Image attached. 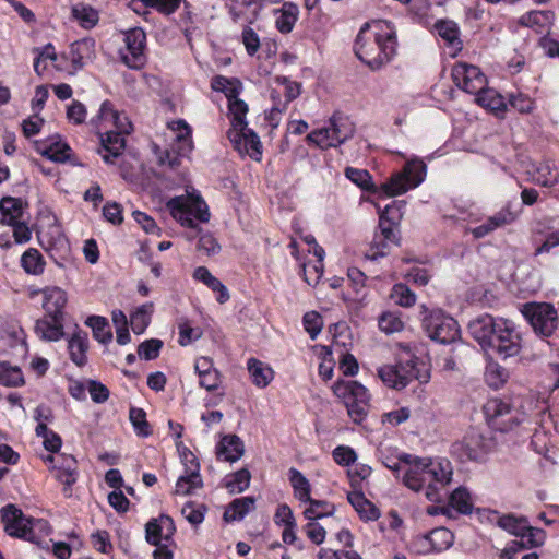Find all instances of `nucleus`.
I'll return each instance as SVG.
<instances>
[{"mask_svg": "<svg viewBox=\"0 0 559 559\" xmlns=\"http://www.w3.org/2000/svg\"><path fill=\"white\" fill-rule=\"evenodd\" d=\"M452 468L447 459L423 457L413 467H408L404 475V484L414 491H420L426 484L445 486L451 481Z\"/></svg>", "mask_w": 559, "mask_h": 559, "instance_id": "f257e3e1", "label": "nucleus"}, {"mask_svg": "<svg viewBox=\"0 0 559 559\" xmlns=\"http://www.w3.org/2000/svg\"><path fill=\"white\" fill-rule=\"evenodd\" d=\"M381 381L391 389L402 390L413 380L419 384L428 383L430 371L426 364L417 357H411L406 361H399L396 365H385L378 369Z\"/></svg>", "mask_w": 559, "mask_h": 559, "instance_id": "f03ea898", "label": "nucleus"}, {"mask_svg": "<svg viewBox=\"0 0 559 559\" xmlns=\"http://www.w3.org/2000/svg\"><path fill=\"white\" fill-rule=\"evenodd\" d=\"M355 131V123L350 118L341 111H335L329 119V127L311 131L306 140L321 150H328L337 147L352 139Z\"/></svg>", "mask_w": 559, "mask_h": 559, "instance_id": "7ed1b4c3", "label": "nucleus"}, {"mask_svg": "<svg viewBox=\"0 0 559 559\" xmlns=\"http://www.w3.org/2000/svg\"><path fill=\"white\" fill-rule=\"evenodd\" d=\"M419 318L427 336L437 343L451 344L460 336L457 322L439 308L421 305Z\"/></svg>", "mask_w": 559, "mask_h": 559, "instance_id": "20e7f679", "label": "nucleus"}, {"mask_svg": "<svg viewBox=\"0 0 559 559\" xmlns=\"http://www.w3.org/2000/svg\"><path fill=\"white\" fill-rule=\"evenodd\" d=\"M396 37H356L355 55L371 69L389 62L395 53Z\"/></svg>", "mask_w": 559, "mask_h": 559, "instance_id": "39448f33", "label": "nucleus"}, {"mask_svg": "<svg viewBox=\"0 0 559 559\" xmlns=\"http://www.w3.org/2000/svg\"><path fill=\"white\" fill-rule=\"evenodd\" d=\"M427 166L420 159L407 162L402 171L393 175L382 185V190L389 197L401 195L417 188L426 178Z\"/></svg>", "mask_w": 559, "mask_h": 559, "instance_id": "423d86ee", "label": "nucleus"}, {"mask_svg": "<svg viewBox=\"0 0 559 559\" xmlns=\"http://www.w3.org/2000/svg\"><path fill=\"white\" fill-rule=\"evenodd\" d=\"M522 314L534 332L543 337L550 336L557 329V310L551 304L527 302L523 305Z\"/></svg>", "mask_w": 559, "mask_h": 559, "instance_id": "0eeeda50", "label": "nucleus"}, {"mask_svg": "<svg viewBox=\"0 0 559 559\" xmlns=\"http://www.w3.org/2000/svg\"><path fill=\"white\" fill-rule=\"evenodd\" d=\"M166 205L171 216L182 226L189 228H197L194 219L201 223H206L210 219L209 207L203 200L190 203L183 197H175Z\"/></svg>", "mask_w": 559, "mask_h": 559, "instance_id": "6e6552de", "label": "nucleus"}, {"mask_svg": "<svg viewBox=\"0 0 559 559\" xmlns=\"http://www.w3.org/2000/svg\"><path fill=\"white\" fill-rule=\"evenodd\" d=\"M522 348L521 333L515 325L508 320L498 322V330L488 348L502 359L516 356Z\"/></svg>", "mask_w": 559, "mask_h": 559, "instance_id": "1a4fd4ad", "label": "nucleus"}, {"mask_svg": "<svg viewBox=\"0 0 559 559\" xmlns=\"http://www.w3.org/2000/svg\"><path fill=\"white\" fill-rule=\"evenodd\" d=\"M1 520L4 532L13 537L31 540L33 537V519L24 515L23 511L14 504H7L1 509Z\"/></svg>", "mask_w": 559, "mask_h": 559, "instance_id": "9d476101", "label": "nucleus"}, {"mask_svg": "<svg viewBox=\"0 0 559 559\" xmlns=\"http://www.w3.org/2000/svg\"><path fill=\"white\" fill-rule=\"evenodd\" d=\"M185 474L180 475L176 481L175 493L189 496L197 489L203 487V480L200 475V464L192 452L183 455Z\"/></svg>", "mask_w": 559, "mask_h": 559, "instance_id": "9b49d317", "label": "nucleus"}, {"mask_svg": "<svg viewBox=\"0 0 559 559\" xmlns=\"http://www.w3.org/2000/svg\"><path fill=\"white\" fill-rule=\"evenodd\" d=\"M455 84L469 94H476L486 86V76L476 66L457 63L452 70Z\"/></svg>", "mask_w": 559, "mask_h": 559, "instance_id": "f8f14e48", "label": "nucleus"}, {"mask_svg": "<svg viewBox=\"0 0 559 559\" xmlns=\"http://www.w3.org/2000/svg\"><path fill=\"white\" fill-rule=\"evenodd\" d=\"M124 46L119 48L120 61L129 69L140 70L146 63V37H124Z\"/></svg>", "mask_w": 559, "mask_h": 559, "instance_id": "ddd939ff", "label": "nucleus"}, {"mask_svg": "<svg viewBox=\"0 0 559 559\" xmlns=\"http://www.w3.org/2000/svg\"><path fill=\"white\" fill-rule=\"evenodd\" d=\"M499 321H504V319H496L492 316L484 314L468 324L469 334L485 350H488L495 337Z\"/></svg>", "mask_w": 559, "mask_h": 559, "instance_id": "4468645a", "label": "nucleus"}, {"mask_svg": "<svg viewBox=\"0 0 559 559\" xmlns=\"http://www.w3.org/2000/svg\"><path fill=\"white\" fill-rule=\"evenodd\" d=\"M55 477L64 485L66 496L71 495V487L78 478V462L72 455L61 454L57 456V464L53 465Z\"/></svg>", "mask_w": 559, "mask_h": 559, "instance_id": "2eb2a0df", "label": "nucleus"}, {"mask_svg": "<svg viewBox=\"0 0 559 559\" xmlns=\"http://www.w3.org/2000/svg\"><path fill=\"white\" fill-rule=\"evenodd\" d=\"M124 133L116 131H107L100 135V148L98 153L102 155L103 160L106 164H115V159L118 158L124 151L126 139Z\"/></svg>", "mask_w": 559, "mask_h": 559, "instance_id": "dca6fc26", "label": "nucleus"}, {"mask_svg": "<svg viewBox=\"0 0 559 559\" xmlns=\"http://www.w3.org/2000/svg\"><path fill=\"white\" fill-rule=\"evenodd\" d=\"M36 151L49 160L64 163L70 158L71 147L57 134L45 142L36 143Z\"/></svg>", "mask_w": 559, "mask_h": 559, "instance_id": "f3484780", "label": "nucleus"}, {"mask_svg": "<svg viewBox=\"0 0 559 559\" xmlns=\"http://www.w3.org/2000/svg\"><path fill=\"white\" fill-rule=\"evenodd\" d=\"M334 394L342 399L343 402L356 401L364 404L370 402V394L366 386L354 380H338L333 385Z\"/></svg>", "mask_w": 559, "mask_h": 559, "instance_id": "a211bd4d", "label": "nucleus"}, {"mask_svg": "<svg viewBox=\"0 0 559 559\" xmlns=\"http://www.w3.org/2000/svg\"><path fill=\"white\" fill-rule=\"evenodd\" d=\"M95 40L93 37H81L71 43L69 49V60L75 70L82 69L86 61L94 55Z\"/></svg>", "mask_w": 559, "mask_h": 559, "instance_id": "6ab92c4d", "label": "nucleus"}, {"mask_svg": "<svg viewBox=\"0 0 559 559\" xmlns=\"http://www.w3.org/2000/svg\"><path fill=\"white\" fill-rule=\"evenodd\" d=\"M546 539L545 531H533L528 536L510 542L501 552L502 559H513L514 556L524 549L536 548L544 545Z\"/></svg>", "mask_w": 559, "mask_h": 559, "instance_id": "aec40b11", "label": "nucleus"}, {"mask_svg": "<svg viewBox=\"0 0 559 559\" xmlns=\"http://www.w3.org/2000/svg\"><path fill=\"white\" fill-rule=\"evenodd\" d=\"M554 13L551 11H531L522 15L519 23L537 35H550Z\"/></svg>", "mask_w": 559, "mask_h": 559, "instance_id": "412c9836", "label": "nucleus"}, {"mask_svg": "<svg viewBox=\"0 0 559 559\" xmlns=\"http://www.w3.org/2000/svg\"><path fill=\"white\" fill-rule=\"evenodd\" d=\"M64 318H49L47 314L35 322L36 335L48 342H57L64 336Z\"/></svg>", "mask_w": 559, "mask_h": 559, "instance_id": "4be33fe9", "label": "nucleus"}, {"mask_svg": "<svg viewBox=\"0 0 559 559\" xmlns=\"http://www.w3.org/2000/svg\"><path fill=\"white\" fill-rule=\"evenodd\" d=\"M555 164L550 160L543 162L538 165L533 164L532 170H527L532 175V180L543 187L554 188V192L559 197V173H554Z\"/></svg>", "mask_w": 559, "mask_h": 559, "instance_id": "5701e85b", "label": "nucleus"}, {"mask_svg": "<svg viewBox=\"0 0 559 559\" xmlns=\"http://www.w3.org/2000/svg\"><path fill=\"white\" fill-rule=\"evenodd\" d=\"M88 335L85 331H75L68 340V352L71 361L78 367L87 364Z\"/></svg>", "mask_w": 559, "mask_h": 559, "instance_id": "b1692460", "label": "nucleus"}, {"mask_svg": "<svg viewBox=\"0 0 559 559\" xmlns=\"http://www.w3.org/2000/svg\"><path fill=\"white\" fill-rule=\"evenodd\" d=\"M67 294L59 287H49L44 292L43 307L49 318H64L63 308L67 304Z\"/></svg>", "mask_w": 559, "mask_h": 559, "instance_id": "393cba45", "label": "nucleus"}, {"mask_svg": "<svg viewBox=\"0 0 559 559\" xmlns=\"http://www.w3.org/2000/svg\"><path fill=\"white\" fill-rule=\"evenodd\" d=\"M243 452V442L236 435L224 436L216 447L217 457L231 463L238 461Z\"/></svg>", "mask_w": 559, "mask_h": 559, "instance_id": "a878e982", "label": "nucleus"}, {"mask_svg": "<svg viewBox=\"0 0 559 559\" xmlns=\"http://www.w3.org/2000/svg\"><path fill=\"white\" fill-rule=\"evenodd\" d=\"M497 525L519 538L528 536L533 531H543L542 528L531 526L526 518L515 516L514 514L500 515L497 520Z\"/></svg>", "mask_w": 559, "mask_h": 559, "instance_id": "bb28decb", "label": "nucleus"}, {"mask_svg": "<svg viewBox=\"0 0 559 559\" xmlns=\"http://www.w3.org/2000/svg\"><path fill=\"white\" fill-rule=\"evenodd\" d=\"M475 95L478 105L492 111L497 117H503L508 108V103L499 92L484 86L483 90Z\"/></svg>", "mask_w": 559, "mask_h": 559, "instance_id": "cd10ccee", "label": "nucleus"}, {"mask_svg": "<svg viewBox=\"0 0 559 559\" xmlns=\"http://www.w3.org/2000/svg\"><path fill=\"white\" fill-rule=\"evenodd\" d=\"M193 278L206 285L214 293H217L216 300L219 304H225L229 300L230 295L227 287L205 266H198L193 271Z\"/></svg>", "mask_w": 559, "mask_h": 559, "instance_id": "c85d7f7f", "label": "nucleus"}, {"mask_svg": "<svg viewBox=\"0 0 559 559\" xmlns=\"http://www.w3.org/2000/svg\"><path fill=\"white\" fill-rule=\"evenodd\" d=\"M347 500L357 511L361 520L376 521L380 518V510L369 501L362 492H349L347 495Z\"/></svg>", "mask_w": 559, "mask_h": 559, "instance_id": "c756f323", "label": "nucleus"}, {"mask_svg": "<svg viewBox=\"0 0 559 559\" xmlns=\"http://www.w3.org/2000/svg\"><path fill=\"white\" fill-rule=\"evenodd\" d=\"M255 499L247 496L234 499L226 508L223 519L225 522L241 521L254 509Z\"/></svg>", "mask_w": 559, "mask_h": 559, "instance_id": "7c9ffc66", "label": "nucleus"}, {"mask_svg": "<svg viewBox=\"0 0 559 559\" xmlns=\"http://www.w3.org/2000/svg\"><path fill=\"white\" fill-rule=\"evenodd\" d=\"M0 223L3 225H12L21 222L23 216V202L19 198L4 197L0 200Z\"/></svg>", "mask_w": 559, "mask_h": 559, "instance_id": "2f4dec72", "label": "nucleus"}, {"mask_svg": "<svg viewBox=\"0 0 559 559\" xmlns=\"http://www.w3.org/2000/svg\"><path fill=\"white\" fill-rule=\"evenodd\" d=\"M488 449V444L480 435L471 433L464 439L463 452L469 461H484Z\"/></svg>", "mask_w": 559, "mask_h": 559, "instance_id": "473e14b6", "label": "nucleus"}, {"mask_svg": "<svg viewBox=\"0 0 559 559\" xmlns=\"http://www.w3.org/2000/svg\"><path fill=\"white\" fill-rule=\"evenodd\" d=\"M228 138L231 142H235L236 145L243 140L247 150H252L257 155L262 154L260 138L252 129L248 128V124L243 126V128H239L237 131L229 130Z\"/></svg>", "mask_w": 559, "mask_h": 559, "instance_id": "72a5a7b5", "label": "nucleus"}, {"mask_svg": "<svg viewBox=\"0 0 559 559\" xmlns=\"http://www.w3.org/2000/svg\"><path fill=\"white\" fill-rule=\"evenodd\" d=\"M168 128L175 132L176 143L180 144L179 153L189 154L192 148V130L183 119L173 120L168 123Z\"/></svg>", "mask_w": 559, "mask_h": 559, "instance_id": "f704fd0d", "label": "nucleus"}, {"mask_svg": "<svg viewBox=\"0 0 559 559\" xmlns=\"http://www.w3.org/2000/svg\"><path fill=\"white\" fill-rule=\"evenodd\" d=\"M248 371L252 379V382L259 388H265L274 377L272 368L266 366L264 362L250 358L247 362Z\"/></svg>", "mask_w": 559, "mask_h": 559, "instance_id": "c9c22d12", "label": "nucleus"}, {"mask_svg": "<svg viewBox=\"0 0 559 559\" xmlns=\"http://www.w3.org/2000/svg\"><path fill=\"white\" fill-rule=\"evenodd\" d=\"M298 17V7L290 2H285L277 12L275 25L278 32L286 34L293 31Z\"/></svg>", "mask_w": 559, "mask_h": 559, "instance_id": "e433bc0d", "label": "nucleus"}, {"mask_svg": "<svg viewBox=\"0 0 559 559\" xmlns=\"http://www.w3.org/2000/svg\"><path fill=\"white\" fill-rule=\"evenodd\" d=\"M85 324L92 329L93 337L100 344H108L112 340V332L110 330L108 320L100 316H90Z\"/></svg>", "mask_w": 559, "mask_h": 559, "instance_id": "4c0bfd02", "label": "nucleus"}, {"mask_svg": "<svg viewBox=\"0 0 559 559\" xmlns=\"http://www.w3.org/2000/svg\"><path fill=\"white\" fill-rule=\"evenodd\" d=\"M288 473L295 497L300 502H308L311 500V487L309 480L295 467H292Z\"/></svg>", "mask_w": 559, "mask_h": 559, "instance_id": "58836bf2", "label": "nucleus"}, {"mask_svg": "<svg viewBox=\"0 0 559 559\" xmlns=\"http://www.w3.org/2000/svg\"><path fill=\"white\" fill-rule=\"evenodd\" d=\"M153 302L138 307L130 317V325L135 334H142L151 322Z\"/></svg>", "mask_w": 559, "mask_h": 559, "instance_id": "ea45409f", "label": "nucleus"}, {"mask_svg": "<svg viewBox=\"0 0 559 559\" xmlns=\"http://www.w3.org/2000/svg\"><path fill=\"white\" fill-rule=\"evenodd\" d=\"M309 507L304 511V515L309 521H317L326 516H332L335 513V506L325 500H309Z\"/></svg>", "mask_w": 559, "mask_h": 559, "instance_id": "a19ab883", "label": "nucleus"}, {"mask_svg": "<svg viewBox=\"0 0 559 559\" xmlns=\"http://www.w3.org/2000/svg\"><path fill=\"white\" fill-rule=\"evenodd\" d=\"M21 265L27 274L39 275L44 272L45 261L37 249L29 248L22 254Z\"/></svg>", "mask_w": 559, "mask_h": 559, "instance_id": "79ce46f5", "label": "nucleus"}, {"mask_svg": "<svg viewBox=\"0 0 559 559\" xmlns=\"http://www.w3.org/2000/svg\"><path fill=\"white\" fill-rule=\"evenodd\" d=\"M228 108L231 115V126L233 130L237 131L239 128H243V126L248 124L246 120V115L248 112V105L245 100L240 99L238 96L228 97Z\"/></svg>", "mask_w": 559, "mask_h": 559, "instance_id": "37998d69", "label": "nucleus"}, {"mask_svg": "<svg viewBox=\"0 0 559 559\" xmlns=\"http://www.w3.org/2000/svg\"><path fill=\"white\" fill-rule=\"evenodd\" d=\"M428 535L436 552L448 550L454 543V534L442 526L431 530Z\"/></svg>", "mask_w": 559, "mask_h": 559, "instance_id": "c03bdc74", "label": "nucleus"}, {"mask_svg": "<svg viewBox=\"0 0 559 559\" xmlns=\"http://www.w3.org/2000/svg\"><path fill=\"white\" fill-rule=\"evenodd\" d=\"M251 474L247 468H241L226 478L225 487L230 493H240L250 486Z\"/></svg>", "mask_w": 559, "mask_h": 559, "instance_id": "a18cd8bd", "label": "nucleus"}, {"mask_svg": "<svg viewBox=\"0 0 559 559\" xmlns=\"http://www.w3.org/2000/svg\"><path fill=\"white\" fill-rule=\"evenodd\" d=\"M212 90L222 92L225 96L235 97L239 96L241 92V83L237 79L229 80L223 75H215L211 81Z\"/></svg>", "mask_w": 559, "mask_h": 559, "instance_id": "49530a36", "label": "nucleus"}, {"mask_svg": "<svg viewBox=\"0 0 559 559\" xmlns=\"http://www.w3.org/2000/svg\"><path fill=\"white\" fill-rule=\"evenodd\" d=\"M24 383L22 370L9 362L0 361V384L4 386H20Z\"/></svg>", "mask_w": 559, "mask_h": 559, "instance_id": "de8ad7c7", "label": "nucleus"}, {"mask_svg": "<svg viewBox=\"0 0 559 559\" xmlns=\"http://www.w3.org/2000/svg\"><path fill=\"white\" fill-rule=\"evenodd\" d=\"M345 176L348 180L355 183L360 189L373 192L376 191V186L372 182V177L366 169H358L354 167L345 168Z\"/></svg>", "mask_w": 559, "mask_h": 559, "instance_id": "09e8293b", "label": "nucleus"}, {"mask_svg": "<svg viewBox=\"0 0 559 559\" xmlns=\"http://www.w3.org/2000/svg\"><path fill=\"white\" fill-rule=\"evenodd\" d=\"M484 411L486 416L493 421L492 425L498 426L500 424L497 420L508 416L511 413V406L502 400L492 399L484 406Z\"/></svg>", "mask_w": 559, "mask_h": 559, "instance_id": "8fccbe9b", "label": "nucleus"}, {"mask_svg": "<svg viewBox=\"0 0 559 559\" xmlns=\"http://www.w3.org/2000/svg\"><path fill=\"white\" fill-rule=\"evenodd\" d=\"M129 419L138 436L145 438L152 435V429L146 420V413L144 409L131 407L129 411Z\"/></svg>", "mask_w": 559, "mask_h": 559, "instance_id": "3c124183", "label": "nucleus"}, {"mask_svg": "<svg viewBox=\"0 0 559 559\" xmlns=\"http://www.w3.org/2000/svg\"><path fill=\"white\" fill-rule=\"evenodd\" d=\"M450 506L462 514H471L473 504L469 492L465 488H456L450 496Z\"/></svg>", "mask_w": 559, "mask_h": 559, "instance_id": "603ef678", "label": "nucleus"}, {"mask_svg": "<svg viewBox=\"0 0 559 559\" xmlns=\"http://www.w3.org/2000/svg\"><path fill=\"white\" fill-rule=\"evenodd\" d=\"M391 297L396 305L404 308L412 307L416 302V294L403 283H399L393 286Z\"/></svg>", "mask_w": 559, "mask_h": 559, "instance_id": "864d4df0", "label": "nucleus"}, {"mask_svg": "<svg viewBox=\"0 0 559 559\" xmlns=\"http://www.w3.org/2000/svg\"><path fill=\"white\" fill-rule=\"evenodd\" d=\"M207 508L205 504L188 501L181 509L183 518L192 525H199L204 521Z\"/></svg>", "mask_w": 559, "mask_h": 559, "instance_id": "5fc2aeb1", "label": "nucleus"}, {"mask_svg": "<svg viewBox=\"0 0 559 559\" xmlns=\"http://www.w3.org/2000/svg\"><path fill=\"white\" fill-rule=\"evenodd\" d=\"M73 15L80 25L85 29H91L98 22V12L91 7H74Z\"/></svg>", "mask_w": 559, "mask_h": 559, "instance_id": "6e6d98bb", "label": "nucleus"}, {"mask_svg": "<svg viewBox=\"0 0 559 559\" xmlns=\"http://www.w3.org/2000/svg\"><path fill=\"white\" fill-rule=\"evenodd\" d=\"M548 233L543 243L536 249V254L549 252L552 248L559 246V221L551 219Z\"/></svg>", "mask_w": 559, "mask_h": 559, "instance_id": "4d7b16f0", "label": "nucleus"}, {"mask_svg": "<svg viewBox=\"0 0 559 559\" xmlns=\"http://www.w3.org/2000/svg\"><path fill=\"white\" fill-rule=\"evenodd\" d=\"M163 342L158 338H150L142 342L138 347V355L141 359L153 360L159 356Z\"/></svg>", "mask_w": 559, "mask_h": 559, "instance_id": "13d9d810", "label": "nucleus"}, {"mask_svg": "<svg viewBox=\"0 0 559 559\" xmlns=\"http://www.w3.org/2000/svg\"><path fill=\"white\" fill-rule=\"evenodd\" d=\"M391 242H389L383 237H380L378 233L374 234L373 240L370 245L369 250L366 252V258L369 260H377L379 258H383L388 254L389 249L391 247Z\"/></svg>", "mask_w": 559, "mask_h": 559, "instance_id": "bf43d9fd", "label": "nucleus"}, {"mask_svg": "<svg viewBox=\"0 0 559 559\" xmlns=\"http://www.w3.org/2000/svg\"><path fill=\"white\" fill-rule=\"evenodd\" d=\"M302 324L310 338L316 340L322 330L323 320L318 312L310 311L304 314Z\"/></svg>", "mask_w": 559, "mask_h": 559, "instance_id": "052dcab7", "label": "nucleus"}, {"mask_svg": "<svg viewBox=\"0 0 559 559\" xmlns=\"http://www.w3.org/2000/svg\"><path fill=\"white\" fill-rule=\"evenodd\" d=\"M367 32H371L372 35H394L391 23L385 20H374L364 23L358 35H364Z\"/></svg>", "mask_w": 559, "mask_h": 559, "instance_id": "680f3d73", "label": "nucleus"}, {"mask_svg": "<svg viewBox=\"0 0 559 559\" xmlns=\"http://www.w3.org/2000/svg\"><path fill=\"white\" fill-rule=\"evenodd\" d=\"M344 404L347 408L348 416L355 424H361L366 419L370 402H364V404H361L360 402L350 401L344 402Z\"/></svg>", "mask_w": 559, "mask_h": 559, "instance_id": "e2e57ef3", "label": "nucleus"}, {"mask_svg": "<svg viewBox=\"0 0 559 559\" xmlns=\"http://www.w3.org/2000/svg\"><path fill=\"white\" fill-rule=\"evenodd\" d=\"M403 326V321L392 312H385L379 319V328L386 334L400 332Z\"/></svg>", "mask_w": 559, "mask_h": 559, "instance_id": "0e129e2a", "label": "nucleus"}, {"mask_svg": "<svg viewBox=\"0 0 559 559\" xmlns=\"http://www.w3.org/2000/svg\"><path fill=\"white\" fill-rule=\"evenodd\" d=\"M120 114L114 109V105L109 100H105L102 103L98 114L92 118L91 122L96 124L98 121L107 120L114 124H118Z\"/></svg>", "mask_w": 559, "mask_h": 559, "instance_id": "69168bd1", "label": "nucleus"}, {"mask_svg": "<svg viewBox=\"0 0 559 559\" xmlns=\"http://www.w3.org/2000/svg\"><path fill=\"white\" fill-rule=\"evenodd\" d=\"M508 104L521 114H528L535 107L534 100L523 93L511 94Z\"/></svg>", "mask_w": 559, "mask_h": 559, "instance_id": "338daca9", "label": "nucleus"}, {"mask_svg": "<svg viewBox=\"0 0 559 559\" xmlns=\"http://www.w3.org/2000/svg\"><path fill=\"white\" fill-rule=\"evenodd\" d=\"M163 525H160L159 518L152 519L145 525V539L148 544L158 546L162 545Z\"/></svg>", "mask_w": 559, "mask_h": 559, "instance_id": "774afa93", "label": "nucleus"}]
</instances>
